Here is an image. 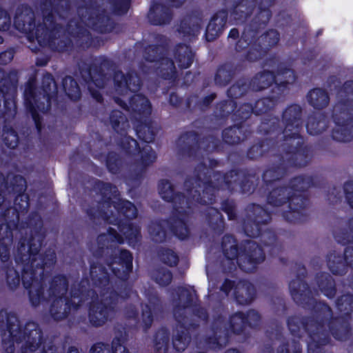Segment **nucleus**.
Masks as SVG:
<instances>
[{
  "label": "nucleus",
  "mask_w": 353,
  "mask_h": 353,
  "mask_svg": "<svg viewBox=\"0 0 353 353\" xmlns=\"http://www.w3.org/2000/svg\"><path fill=\"white\" fill-rule=\"evenodd\" d=\"M8 248L3 243L0 244V260L4 261L8 259Z\"/></svg>",
  "instance_id": "36"
},
{
  "label": "nucleus",
  "mask_w": 353,
  "mask_h": 353,
  "mask_svg": "<svg viewBox=\"0 0 353 353\" xmlns=\"http://www.w3.org/2000/svg\"><path fill=\"white\" fill-rule=\"evenodd\" d=\"M325 128V121H318L314 118L309 119L307 124V129L310 134H316L323 131Z\"/></svg>",
  "instance_id": "16"
},
{
  "label": "nucleus",
  "mask_w": 353,
  "mask_h": 353,
  "mask_svg": "<svg viewBox=\"0 0 353 353\" xmlns=\"http://www.w3.org/2000/svg\"><path fill=\"white\" fill-rule=\"evenodd\" d=\"M111 204L113 205L114 209L123 214L128 218H134L137 216V209L130 201H122L115 196L114 200L111 201Z\"/></svg>",
  "instance_id": "8"
},
{
  "label": "nucleus",
  "mask_w": 353,
  "mask_h": 353,
  "mask_svg": "<svg viewBox=\"0 0 353 353\" xmlns=\"http://www.w3.org/2000/svg\"><path fill=\"white\" fill-rule=\"evenodd\" d=\"M347 198L349 201L350 205L353 208V196L352 194H347Z\"/></svg>",
  "instance_id": "47"
},
{
  "label": "nucleus",
  "mask_w": 353,
  "mask_h": 353,
  "mask_svg": "<svg viewBox=\"0 0 353 353\" xmlns=\"http://www.w3.org/2000/svg\"><path fill=\"white\" fill-rule=\"evenodd\" d=\"M156 281L161 285H165L170 283L172 275L168 270H160L155 276Z\"/></svg>",
  "instance_id": "21"
},
{
  "label": "nucleus",
  "mask_w": 353,
  "mask_h": 353,
  "mask_svg": "<svg viewBox=\"0 0 353 353\" xmlns=\"http://www.w3.org/2000/svg\"><path fill=\"white\" fill-rule=\"evenodd\" d=\"M104 240H108L112 242H117L119 243H123L124 241L121 236L117 234L114 230H111L108 232V234L101 235L98 238V241L99 243L103 241Z\"/></svg>",
  "instance_id": "20"
},
{
  "label": "nucleus",
  "mask_w": 353,
  "mask_h": 353,
  "mask_svg": "<svg viewBox=\"0 0 353 353\" xmlns=\"http://www.w3.org/2000/svg\"><path fill=\"white\" fill-rule=\"evenodd\" d=\"M181 331L177 330L176 333L174 334L173 339L174 347L178 351L185 350L190 341V338L185 332L183 328L181 327Z\"/></svg>",
  "instance_id": "14"
},
{
  "label": "nucleus",
  "mask_w": 353,
  "mask_h": 353,
  "mask_svg": "<svg viewBox=\"0 0 353 353\" xmlns=\"http://www.w3.org/2000/svg\"><path fill=\"white\" fill-rule=\"evenodd\" d=\"M79 302V298L78 296H72V299H71V303H70V304H71L72 305H75V306H74V308H76V307H77L76 305H77ZM67 305H68V307H70V303H67Z\"/></svg>",
  "instance_id": "38"
},
{
  "label": "nucleus",
  "mask_w": 353,
  "mask_h": 353,
  "mask_svg": "<svg viewBox=\"0 0 353 353\" xmlns=\"http://www.w3.org/2000/svg\"><path fill=\"white\" fill-rule=\"evenodd\" d=\"M277 194V192H274L273 193H272V195H271V197L270 198V203L275 205H279V203H277V201H273V197Z\"/></svg>",
  "instance_id": "44"
},
{
  "label": "nucleus",
  "mask_w": 353,
  "mask_h": 353,
  "mask_svg": "<svg viewBox=\"0 0 353 353\" xmlns=\"http://www.w3.org/2000/svg\"><path fill=\"white\" fill-rule=\"evenodd\" d=\"M68 353H78L77 350H70Z\"/></svg>",
  "instance_id": "58"
},
{
  "label": "nucleus",
  "mask_w": 353,
  "mask_h": 353,
  "mask_svg": "<svg viewBox=\"0 0 353 353\" xmlns=\"http://www.w3.org/2000/svg\"><path fill=\"white\" fill-rule=\"evenodd\" d=\"M225 353H239V352L236 350H230L227 351Z\"/></svg>",
  "instance_id": "52"
},
{
  "label": "nucleus",
  "mask_w": 353,
  "mask_h": 353,
  "mask_svg": "<svg viewBox=\"0 0 353 353\" xmlns=\"http://www.w3.org/2000/svg\"><path fill=\"white\" fill-rule=\"evenodd\" d=\"M12 59V55L10 52H6L0 54V63L6 64Z\"/></svg>",
  "instance_id": "35"
},
{
  "label": "nucleus",
  "mask_w": 353,
  "mask_h": 353,
  "mask_svg": "<svg viewBox=\"0 0 353 353\" xmlns=\"http://www.w3.org/2000/svg\"><path fill=\"white\" fill-rule=\"evenodd\" d=\"M54 254H50V263H52L54 262Z\"/></svg>",
  "instance_id": "56"
},
{
  "label": "nucleus",
  "mask_w": 353,
  "mask_h": 353,
  "mask_svg": "<svg viewBox=\"0 0 353 353\" xmlns=\"http://www.w3.org/2000/svg\"><path fill=\"white\" fill-rule=\"evenodd\" d=\"M29 251L30 252V254L32 255L33 254V248L32 247L30 248Z\"/></svg>",
  "instance_id": "59"
},
{
  "label": "nucleus",
  "mask_w": 353,
  "mask_h": 353,
  "mask_svg": "<svg viewBox=\"0 0 353 353\" xmlns=\"http://www.w3.org/2000/svg\"><path fill=\"white\" fill-rule=\"evenodd\" d=\"M67 290V283L63 277L57 278L54 281L51 288L50 296H56L57 295L60 299L61 303L63 302L62 300V296L65 294ZM59 302V301H58Z\"/></svg>",
  "instance_id": "12"
},
{
  "label": "nucleus",
  "mask_w": 353,
  "mask_h": 353,
  "mask_svg": "<svg viewBox=\"0 0 353 353\" xmlns=\"http://www.w3.org/2000/svg\"><path fill=\"white\" fill-rule=\"evenodd\" d=\"M114 81L117 85V90L118 92H125L123 99H116V102L124 108L132 109L135 111L145 112L150 108L148 100L141 94H134L128 101L129 106L125 102V99H128V90L136 91L139 87V80L135 75H130L128 79L125 77L122 73L118 72L115 74Z\"/></svg>",
  "instance_id": "1"
},
{
  "label": "nucleus",
  "mask_w": 353,
  "mask_h": 353,
  "mask_svg": "<svg viewBox=\"0 0 353 353\" xmlns=\"http://www.w3.org/2000/svg\"><path fill=\"white\" fill-rule=\"evenodd\" d=\"M308 101L315 108H321L327 105L329 99L323 90L314 89L309 93Z\"/></svg>",
  "instance_id": "10"
},
{
  "label": "nucleus",
  "mask_w": 353,
  "mask_h": 353,
  "mask_svg": "<svg viewBox=\"0 0 353 353\" xmlns=\"http://www.w3.org/2000/svg\"><path fill=\"white\" fill-rule=\"evenodd\" d=\"M333 137L335 139H337L338 141H348V139L345 138V137H341V136H339L337 132H334V134H333Z\"/></svg>",
  "instance_id": "41"
},
{
  "label": "nucleus",
  "mask_w": 353,
  "mask_h": 353,
  "mask_svg": "<svg viewBox=\"0 0 353 353\" xmlns=\"http://www.w3.org/2000/svg\"><path fill=\"white\" fill-rule=\"evenodd\" d=\"M32 117H33V119H34V120L35 121V123H36V125H37V128L39 129L40 128V125L39 124V121H37V116H36L34 112H32Z\"/></svg>",
  "instance_id": "48"
},
{
  "label": "nucleus",
  "mask_w": 353,
  "mask_h": 353,
  "mask_svg": "<svg viewBox=\"0 0 353 353\" xmlns=\"http://www.w3.org/2000/svg\"><path fill=\"white\" fill-rule=\"evenodd\" d=\"M289 207L292 212L286 215L287 219L292 221H299L301 219V212L304 207V201L300 196H294L290 201Z\"/></svg>",
  "instance_id": "9"
},
{
  "label": "nucleus",
  "mask_w": 353,
  "mask_h": 353,
  "mask_svg": "<svg viewBox=\"0 0 353 353\" xmlns=\"http://www.w3.org/2000/svg\"><path fill=\"white\" fill-rule=\"evenodd\" d=\"M3 41V39L0 37V43Z\"/></svg>",
  "instance_id": "64"
},
{
  "label": "nucleus",
  "mask_w": 353,
  "mask_h": 353,
  "mask_svg": "<svg viewBox=\"0 0 353 353\" xmlns=\"http://www.w3.org/2000/svg\"><path fill=\"white\" fill-rule=\"evenodd\" d=\"M110 268L114 274L124 279L132 268V255L126 250L121 251L119 258L111 265Z\"/></svg>",
  "instance_id": "5"
},
{
  "label": "nucleus",
  "mask_w": 353,
  "mask_h": 353,
  "mask_svg": "<svg viewBox=\"0 0 353 353\" xmlns=\"http://www.w3.org/2000/svg\"><path fill=\"white\" fill-rule=\"evenodd\" d=\"M10 23V19L5 10H0V30H6Z\"/></svg>",
  "instance_id": "26"
},
{
  "label": "nucleus",
  "mask_w": 353,
  "mask_h": 353,
  "mask_svg": "<svg viewBox=\"0 0 353 353\" xmlns=\"http://www.w3.org/2000/svg\"><path fill=\"white\" fill-rule=\"evenodd\" d=\"M228 216H229V218H230V219H233V218H234V216H232V214H230L229 212H228Z\"/></svg>",
  "instance_id": "60"
},
{
  "label": "nucleus",
  "mask_w": 353,
  "mask_h": 353,
  "mask_svg": "<svg viewBox=\"0 0 353 353\" xmlns=\"http://www.w3.org/2000/svg\"><path fill=\"white\" fill-rule=\"evenodd\" d=\"M245 232H246V233H247V234L248 236H252V237H254V236H256L258 234V232H250L248 230V228H245Z\"/></svg>",
  "instance_id": "45"
},
{
  "label": "nucleus",
  "mask_w": 353,
  "mask_h": 353,
  "mask_svg": "<svg viewBox=\"0 0 353 353\" xmlns=\"http://www.w3.org/2000/svg\"><path fill=\"white\" fill-rule=\"evenodd\" d=\"M168 64H169V68H170V70H172V68H174L173 63L170 62V63H168Z\"/></svg>",
  "instance_id": "57"
},
{
  "label": "nucleus",
  "mask_w": 353,
  "mask_h": 353,
  "mask_svg": "<svg viewBox=\"0 0 353 353\" xmlns=\"http://www.w3.org/2000/svg\"><path fill=\"white\" fill-rule=\"evenodd\" d=\"M142 319L145 327H148L151 324L152 318L150 309L143 311Z\"/></svg>",
  "instance_id": "32"
},
{
  "label": "nucleus",
  "mask_w": 353,
  "mask_h": 353,
  "mask_svg": "<svg viewBox=\"0 0 353 353\" xmlns=\"http://www.w3.org/2000/svg\"><path fill=\"white\" fill-rule=\"evenodd\" d=\"M125 142L128 144V146H125V148L128 149L130 152H132L133 148L137 150V142L136 140L131 138H126Z\"/></svg>",
  "instance_id": "34"
},
{
  "label": "nucleus",
  "mask_w": 353,
  "mask_h": 353,
  "mask_svg": "<svg viewBox=\"0 0 353 353\" xmlns=\"http://www.w3.org/2000/svg\"><path fill=\"white\" fill-rule=\"evenodd\" d=\"M290 130H291L290 127V126H287L286 128H285V134L288 136L289 134H288V131H290Z\"/></svg>",
  "instance_id": "53"
},
{
  "label": "nucleus",
  "mask_w": 353,
  "mask_h": 353,
  "mask_svg": "<svg viewBox=\"0 0 353 353\" xmlns=\"http://www.w3.org/2000/svg\"><path fill=\"white\" fill-rule=\"evenodd\" d=\"M185 54L182 56L179 61V65L183 68H187L192 64V57L188 49L185 50Z\"/></svg>",
  "instance_id": "24"
},
{
  "label": "nucleus",
  "mask_w": 353,
  "mask_h": 353,
  "mask_svg": "<svg viewBox=\"0 0 353 353\" xmlns=\"http://www.w3.org/2000/svg\"><path fill=\"white\" fill-rule=\"evenodd\" d=\"M47 80L49 83L50 86H51V85H52L53 87L54 86V82L53 79L51 78V77H50V76L48 77Z\"/></svg>",
  "instance_id": "49"
},
{
  "label": "nucleus",
  "mask_w": 353,
  "mask_h": 353,
  "mask_svg": "<svg viewBox=\"0 0 353 353\" xmlns=\"http://www.w3.org/2000/svg\"><path fill=\"white\" fill-rule=\"evenodd\" d=\"M33 13L26 8L21 13H18L14 19V26L21 32L31 33L33 31L34 25L32 23Z\"/></svg>",
  "instance_id": "7"
},
{
  "label": "nucleus",
  "mask_w": 353,
  "mask_h": 353,
  "mask_svg": "<svg viewBox=\"0 0 353 353\" xmlns=\"http://www.w3.org/2000/svg\"><path fill=\"white\" fill-rule=\"evenodd\" d=\"M3 201V197L1 196V195L0 194V204Z\"/></svg>",
  "instance_id": "63"
},
{
  "label": "nucleus",
  "mask_w": 353,
  "mask_h": 353,
  "mask_svg": "<svg viewBox=\"0 0 353 353\" xmlns=\"http://www.w3.org/2000/svg\"><path fill=\"white\" fill-rule=\"evenodd\" d=\"M155 341L157 349L167 347L169 343V336L167 331L162 330L158 332L156 335Z\"/></svg>",
  "instance_id": "19"
},
{
  "label": "nucleus",
  "mask_w": 353,
  "mask_h": 353,
  "mask_svg": "<svg viewBox=\"0 0 353 353\" xmlns=\"http://www.w3.org/2000/svg\"><path fill=\"white\" fill-rule=\"evenodd\" d=\"M265 39L270 45H274L279 41V34L276 31L271 30L265 36Z\"/></svg>",
  "instance_id": "30"
},
{
  "label": "nucleus",
  "mask_w": 353,
  "mask_h": 353,
  "mask_svg": "<svg viewBox=\"0 0 353 353\" xmlns=\"http://www.w3.org/2000/svg\"><path fill=\"white\" fill-rule=\"evenodd\" d=\"M257 253L259 254V258L257 259H253V261H256L255 262L259 263L263 260V256L261 254L260 249H258L257 252H255V254H257Z\"/></svg>",
  "instance_id": "42"
},
{
  "label": "nucleus",
  "mask_w": 353,
  "mask_h": 353,
  "mask_svg": "<svg viewBox=\"0 0 353 353\" xmlns=\"http://www.w3.org/2000/svg\"><path fill=\"white\" fill-rule=\"evenodd\" d=\"M256 80L261 84L259 88L263 89L273 81L276 83L279 82L280 83H291L294 80V75L292 71L285 69L279 72L276 76L273 75L271 72H265L258 76Z\"/></svg>",
  "instance_id": "2"
},
{
  "label": "nucleus",
  "mask_w": 353,
  "mask_h": 353,
  "mask_svg": "<svg viewBox=\"0 0 353 353\" xmlns=\"http://www.w3.org/2000/svg\"><path fill=\"white\" fill-rule=\"evenodd\" d=\"M165 23V21H162L156 22L155 23L156 24H161V23Z\"/></svg>",
  "instance_id": "61"
},
{
  "label": "nucleus",
  "mask_w": 353,
  "mask_h": 353,
  "mask_svg": "<svg viewBox=\"0 0 353 353\" xmlns=\"http://www.w3.org/2000/svg\"><path fill=\"white\" fill-rule=\"evenodd\" d=\"M226 22V14L221 12L216 14L210 21L206 29L208 41L214 39L223 30Z\"/></svg>",
  "instance_id": "6"
},
{
  "label": "nucleus",
  "mask_w": 353,
  "mask_h": 353,
  "mask_svg": "<svg viewBox=\"0 0 353 353\" xmlns=\"http://www.w3.org/2000/svg\"><path fill=\"white\" fill-rule=\"evenodd\" d=\"M53 34L52 31H48L47 30L45 32V34L43 35V37L42 34H39L37 32L36 33V39L38 41V42L41 45H45L46 44L47 41H46V38L48 37V39H51L52 36Z\"/></svg>",
  "instance_id": "31"
},
{
  "label": "nucleus",
  "mask_w": 353,
  "mask_h": 353,
  "mask_svg": "<svg viewBox=\"0 0 353 353\" xmlns=\"http://www.w3.org/2000/svg\"><path fill=\"white\" fill-rule=\"evenodd\" d=\"M159 194L161 197L166 200L170 201L173 197V190L170 183L168 181H162L159 185Z\"/></svg>",
  "instance_id": "17"
},
{
  "label": "nucleus",
  "mask_w": 353,
  "mask_h": 353,
  "mask_svg": "<svg viewBox=\"0 0 353 353\" xmlns=\"http://www.w3.org/2000/svg\"><path fill=\"white\" fill-rule=\"evenodd\" d=\"M256 262L254 261L252 259H248L245 260H240L239 265L241 268L246 272H251L254 269L255 264Z\"/></svg>",
  "instance_id": "25"
},
{
  "label": "nucleus",
  "mask_w": 353,
  "mask_h": 353,
  "mask_svg": "<svg viewBox=\"0 0 353 353\" xmlns=\"http://www.w3.org/2000/svg\"><path fill=\"white\" fill-rule=\"evenodd\" d=\"M119 232L122 233L130 244H132L137 239L139 234L137 227L132 226L130 224L119 226Z\"/></svg>",
  "instance_id": "15"
},
{
  "label": "nucleus",
  "mask_w": 353,
  "mask_h": 353,
  "mask_svg": "<svg viewBox=\"0 0 353 353\" xmlns=\"http://www.w3.org/2000/svg\"><path fill=\"white\" fill-rule=\"evenodd\" d=\"M90 353H110V350L108 345L97 343L92 347ZM112 353H129V352L126 350L119 340H114L112 342Z\"/></svg>",
  "instance_id": "11"
},
{
  "label": "nucleus",
  "mask_w": 353,
  "mask_h": 353,
  "mask_svg": "<svg viewBox=\"0 0 353 353\" xmlns=\"http://www.w3.org/2000/svg\"><path fill=\"white\" fill-rule=\"evenodd\" d=\"M40 268L39 272H35L38 270H24V272L22 274V281L25 288H30V299L33 305H37L39 303L41 299V292L40 289L38 288L39 284L37 281L34 280V277L37 274H40L41 272V269Z\"/></svg>",
  "instance_id": "4"
},
{
  "label": "nucleus",
  "mask_w": 353,
  "mask_h": 353,
  "mask_svg": "<svg viewBox=\"0 0 353 353\" xmlns=\"http://www.w3.org/2000/svg\"><path fill=\"white\" fill-rule=\"evenodd\" d=\"M184 1V0H176V1L173 2L172 6H178L181 3H182Z\"/></svg>",
  "instance_id": "50"
},
{
  "label": "nucleus",
  "mask_w": 353,
  "mask_h": 353,
  "mask_svg": "<svg viewBox=\"0 0 353 353\" xmlns=\"http://www.w3.org/2000/svg\"><path fill=\"white\" fill-rule=\"evenodd\" d=\"M236 299H237V301L238 302H239L241 304H244V303H248L252 301V296H249L245 301L241 300L239 296H238Z\"/></svg>",
  "instance_id": "43"
},
{
  "label": "nucleus",
  "mask_w": 353,
  "mask_h": 353,
  "mask_svg": "<svg viewBox=\"0 0 353 353\" xmlns=\"http://www.w3.org/2000/svg\"><path fill=\"white\" fill-rule=\"evenodd\" d=\"M126 315L129 318H132V317L135 316V312L134 310V308L133 307L129 308L126 312Z\"/></svg>",
  "instance_id": "40"
},
{
  "label": "nucleus",
  "mask_w": 353,
  "mask_h": 353,
  "mask_svg": "<svg viewBox=\"0 0 353 353\" xmlns=\"http://www.w3.org/2000/svg\"><path fill=\"white\" fill-rule=\"evenodd\" d=\"M92 95L97 101L101 100V96L99 94L93 93Z\"/></svg>",
  "instance_id": "51"
},
{
  "label": "nucleus",
  "mask_w": 353,
  "mask_h": 353,
  "mask_svg": "<svg viewBox=\"0 0 353 353\" xmlns=\"http://www.w3.org/2000/svg\"><path fill=\"white\" fill-rule=\"evenodd\" d=\"M228 288H230L232 286V283L231 282H229V281H226L225 283V285H223V290L227 292H228Z\"/></svg>",
  "instance_id": "46"
},
{
  "label": "nucleus",
  "mask_w": 353,
  "mask_h": 353,
  "mask_svg": "<svg viewBox=\"0 0 353 353\" xmlns=\"http://www.w3.org/2000/svg\"><path fill=\"white\" fill-rule=\"evenodd\" d=\"M97 272V268H91V274L93 275L94 273Z\"/></svg>",
  "instance_id": "55"
},
{
  "label": "nucleus",
  "mask_w": 353,
  "mask_h": 353,
  "mask_svg": "<svg viewBox=\"0 0 353 353\" xmlns=\"http://www.w3.org/2000/svg\"><path fill=\"white\" fill-rule=\"evenodd\" d=\"M4 141L8 147L14 148L17 146L18 143L17 135L15 132L11 130L4 134Z\"/></svg>",
  "instance_id": "22"
},
{
  "label": "nucleus",
  "mask_w": 353,
  "mask_h": 353,
  "mask_svg": "<svg viewBox=\"0 0 353 353\" xmlns=\"http://www.w3.org/2000/svg\"><path fill=\"white\" fill-rule=\"evenodd\" d=\"M239 35V32L236 29H232L229 33V37L230 38H236Z\"/></svg>",
  "instance_id": "39"
},
{
  "label": "nucleus",
  "mask_w": 353,
  "mask_h": 353,
  "mask_svg": "<svg viewBox=\"0 0 353 353\" xmlns=\"http://www.w3.org/2000/svg\"><path fill=\"white\" fill-rule=\"evenodd\" d=\"M230 324L234 332H239L245 325V319L242 313H236L231 317Z\"/></svg>",
  "instance_id": "18"
},
{
  "label": "nucleus",
  "mask_w": 353,
  "mask_h": 353,
  "mask_svg": "<svg viewBox=\"0 0 353 353\" xmlns=\"http://www.w3.org/2000/svg\"><path fill=\"white\" fill-rule=\"evenodd\" d=\"M63 86L66 94L73 100L80 97V90L76 81L71 77H66L63 79Z\"/></svg>",
  "instance_id": "13"
},
{
  "label": "nucleus",
  "mask_w": 353,
  "mask_h": 353,
  "mask_svg": "<svg viewBox=\"0 0 353 353\" xmlns=\"http://www.w3.org/2000/svg\"><path fill=\"white\" fill-rule=\"evenodd\" d=\"M225 240H227L229 243H230V242L234 243L233 239L232 237H229V236L226 237L224 241H225ZM223 248H224V250L225 252V255L227 256L228 258L232 259L234 256H235V255L236 254V246L232 244L230 247V251H231V254H230L228 252L227 245H226L225 241H223Z\"/></svg>",
  "instance_id": "28"
},
{
  "label": "nucleus",
  "mask_w": 353,
  "mask_h": 353,
  "mask_svg": "<svg viewBox=\"0 0 353 353\" xmlns=\"http://www.w3.org/2000/svg\"><path fill=\"white\" fill-rule=\"evenodd\" d=\"M265 16L267 17V19H268V17H269V13H268V12H265Z\"/></svg>",
  "instance_id": "62"
},
{
  "label": "nucleus",
  "mask_w": 353,
  "mask_h": 353,
  "mask_svg": "<svg viewBox=\"0 0 353 353\" xmlns=\"http://www.w3.org/2000/svg\"><path fill=\"white\" fill-rule=\"evenodd\" d=\"M188 229L183 224H181L180 228L176 230V234L181 239H185L188 236Z\"/></svg>",
  "instance_id": "33"
},
{
  "label": "nucleus",
  "mask_w": 353,
  "mask_h": 353,
  "mask_svg": "<svg viewBox=\"0 0 353 353\" xmlns=\"http://www.w3.org/2000/svg\"><path fill=\"white\" fill-rule=\"evenodd\" d=\"M245 319V323H248L250 325H254L257 321L260 319V316L257 312L255 311H250Z\"/></svg>",
  "instance_id": "27"
},
{
  "label": "nucleus",
  "mask_w": 353,
  "mask_h": 353,
  "mask_svg": "<svg viewBox=\"0 0 353 353\" xmlns=\"http://www.w3.org/2000/svg\"><path fill=\"white\" fill-rule=\"evenodd\" d=\"M10 273H12L13 274H14V275H15V278H14V279H13V280H12V282H11V281H10V276H8V282L9 283L11 287H12L13 285H16L19 284V276H17V275H16V272H14V271H10Z\"/></svg>",
  "instance_id": "37"
},
{
  "label": "nucleus",
  "mask_w": 353,
  "mask_h": 353,
  "mask_svg": "<svg viewBox=\"0 0 353 353\" xmlns=\"http://www.w3.org/2000/svg\"><path fill=\"white\" fill-rule=\"evenodd\" d=\"M162 259L164 263L169 265L176 264L178 258L177 256L171 250H168L162 255Z\"/></svg>",
  "instance_id": "23"
},
{
  "label": "nucleus",
  "mask_w": 353,
  "mask_h": 353,
  "mask_svg": "<svg viewBox=\"0 0 353 353\" xmlns=\"http://www.w3.org/2000/svg\"><path fill=\"white\" fill-rule=\"evenodd\" d=\"M33 263H35L37 261H41V259L40 257H36L32 259Z\"/></svg>",
  "instance_id": "54"
},
{
  "label": "nucleus",
  "mask_w": 353,
  "mask_h": 353,
  "mask_svg": "<svg viewBox=\"0 0 353 353\" xmlns=\"http://www.w3.org/2000/svg\"><path fill=\"white\" fill-rule=\"evenodd\" d=\"M112 310L103 303H94L89 310V320L94 326H101L105 324L110 318Z\"/></svg>",
  "instance_id": "3"
},
{
  "label": "nucleus",
  "mask_w": 353,
  "mask_h": 353,
  "mask_svg": "<svg viewBox=\"0 0 353 353\" xmlns=\"http://www.w3.org/2000/svg\"><path fill=\"white\" fill-rule=\"evenodd\" d=\"M142 158L145 163H148V161H152L156 158V155L155 153L151 150L149 146H146L143 148Z\"/></svg>",
  "instance_id": "29"
}]
</instances>
